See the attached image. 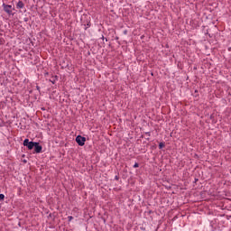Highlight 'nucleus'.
<instances>
[{
    "instance_id": "nucleus-1",
    "label": "nucleus",
    "mask_w": 231,
    "mask_h": 231,
    "mask_svg": "<svg viewBox=\"0 0 231 231\" xmlns=\"http://www.w3.org/2000/svg\"><path fill=\"white\" fill-rule=\"evenodd\" d=\"M4 12L7 14L8 15H14V8H12V5L3 4Z\"/></svg>"
},
{
    "instance_id": "nucleus-2",
    "label": "nucleus",
    "mask_w": 231,
    "mask_h": 231,
    "mask_svg": "<svg viewBox=\"0 0 231 231\" xmlns=\"http://www.w3.org/2000/svg\"><path fill=\"white\" fill-rule=\"evenodd\" d=\"M34 145H35V142H30L29 139H25L23 141V146L28 148L29 151H32V149H33Z\"/></svg>"
},
{
    "instance_id": "nucleus-3",
    "label": "nucleus",
    "mask_w": 231,
    "mask_h": 231,
    "mask_svg": "<svg viewBox=\"0 0 231 231\" xmlns=\"http://www.w3.org/2000/svg\"><path fill=\"white\" fill-rule=\"evenodd\" d=\"M76 142L80 147H82L86 143V137H83L82 135H78L76 137Z\"/></svg>"
},
{
    "instance_id": "nucleus-4",
    "label": "nucleus",
    "mask_w": 231,
    "mask_h": 231,
    "mask_svg": "<svg viewBox=\"0 0 231 231\" xmlns=\"http://www.w3.org/2000/svg\"><path fill=\"white\" fill-rule=\"evenodd\" d=\"M34 151L35 152H42V146L39 145V143H34Z\"/></svg>"
},
{
    "instance_id": "nucleus-5",
    "label": "nucleus",
    "mask_w": 231,
    "mask_h": 231,
    "mask_svg": "<svg viewBox=\"0 0 231 231\" xmlns=\"http://www.w3.org/2000/svg\"><path fill=\"white\" fill-rule=\"evenodd\" d=\"M16 8H24V3H23V1H18Z\"/></svg>"
},
{
    "instance_id": "nucleus-6",
    "label": "nucleus",
    "mask_w": 231,
    "mask_h": 231,
    "mask_svg": "<svg viewBox=\"0 0 231 231\" xmlns=\"http://www.w3.org/2000/svg\"><path fill=\"white\" fill-rule=\"evenodd\" d=\"M163 147H165V143H159V149H163Z\"/></svg>"
},
{
    "instance_id": "nucleus-7",
    "label": "nucleus",
    "mask_w": 231,
    "mask_h": 231,
    "mask_svg": "<svg viewBox=\"0 0 231 231\" xmlns=\"http://www.w3.org/2000/svg\"><path fill=\"white\" fill-rule=\"evenodd\" d=\"M137 167H140V164H138V162H135L134 165V168L137 169Z\"/></svg>"
},
{
    "instance_id": "nucleus-8",
    "label": "nucleus",
    "mask_w": 231,
    "mask_h": 231,
    "mask_svg": "<svg viewBox=\"0 0 231 231\" xmlns=\"http://www.w3.org/2000/svg\"><path fill=\"white\" fill-rule=\"evenodd\" d=\"M0 199H1V201H3V199H5V194H0Z\"/></svg>"
},
{
    "instance_id": "nucleus-9",
    "label": "nucleus",
    "mask_w": 231,
    "mask_h": 231,
    "mask_svg": "<svg viewBox=\"0 0 231 231\" xmlns=\"http://www.w3.org/2000/svg\"><path fill=\"white\" fill-rule=\"evenodd\" d=\"M69 221H71L73 219V217L69 216L68 217Z\"/></svg>"
},
{
    "instance_id": "nucleus-10",
    "label": "nucleus",
    "mask_w": 231,
    "mask_h": 231,
    "mask_svg": "<svg viewBox=\"0 0 231 231\" xmlns=\"http://www.w3.org/2000/svg\"><path fill=\"white\" fill-rule=\"evenodd\" d=\"M51 82H52V84H55V80H51Z\"/></svg>"
},
{
    "instance_id": "nucleus-11",
    "label": "nucleus",
    "mask_w": 231,
    "mask_h": 231,
    "mask_svg": "<svg viewBox=\"0 0 231 231\" xmlns=\"http://www.w3.org/2000/svg\"><path fill=\"white\" fill-rule=\"evenodd\" d=\"M116 180H118V176H116Z\"/></svg>"
}]
</instances>
